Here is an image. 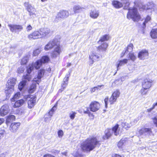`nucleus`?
I'll return each instance as SVG.
<instances>
[{
	"instance_id": "32",
	"label": "nucleus",
	"mask_w": 157,
	"mask_h": 157,
	"mask_svg": "<svg viewBox=\"0 0 157 157\" xmlns=\"http://www.w3.org/2000/svg\"><path fill=\"white\" fill-rule=\"evenodd\" d=\"M121 125L124 128L128 129L132 126V124L130 122L124 121L122 123Z\"/></svg>"
},
{
	"instance_id": "55",
	"label": "nucleus",
	"mask_w": 157,
	"mask_h": 157,
	"mask_svg": "<svg viewBox=\"0 0 157 157\" xmlns=\"http://www.w3.org/2000/svg\"><path fill=\"white\" fill-rule=\"evenodd\" d=\"M108 98H105L104 100V101L105 104V107L106 108H107V104H108Z\"/></svg>"
},
{
	"instance_id": "34",
	"label": "nucleus",
	"mask_w": 157,
	"mask_h": 157,
	"mask_svg": "<svg viewBox=\"0 0 157 157\" xmlns=\"http://www.w3.org/2000/svg\"><path fill=\"white\" fill-rule=\"evenodd\" d=\"M34 67L33 65V63L30 64H29L28 66L27 67V72L28 74H30L32 71L33 70Z\"/></svg>"
},
{
	"instance_id": "61",
	"label": "nucleus",
	"mask_w": 157,
	"mask_h": 157,
	"mask_svg": "<svg viewBox=\"0 0 157 157\" xmlns=\"http://www.w3.org/2000/svg\"><path fill=\"white\" fill-rule=\"evenodd\" d=\"M4 119L3 118H0V125L2 123L4 122Z\"/></svg>"
},
{
	"instance_id": "44",
	"label": "nucleus",
	"mask_w": 157,
	"mask_h": 157,
	"mask_svg": "<svg viewBox=\"0 0 157 157\" xmlns=\"http://www.w3.org/2000/svg\"><path fill=\"white\" fill-rule=\"evenodd\" d=\"M56 105H55L51 109V110L48 112V114L52 117V116L54 112L56 109Z\"/></svg>"
},
{
	"instance_id": "9",
	"label": "nucleus",
	"mask_w": 157,
	"mask_h": 157,
	"mask_svg": "<svg viewBox=\"0 0 157 157\" xmlns=\"http://www.w3.org/2000/svg\"><path fill=\"white\" fill-rule=\"evenodd\" d=\"M120 95L119 91L117 90L114 91L112 95L109 98V102L110 105L113 104L115 102L118 98Z\"/></svg>"
},
{
	"instance_id": "43",
	"label": "nucleus",
	"mask_w": 157,
	"mask_h": 157,
	"mask_svg": "<svg viewBox=\"0 0 157 157\" xmlns=\"http://www.w3.org/2000/svg\"><path fill=\"white\" fill-rule=\"evenodd\" d=\"M151 19V17L149 16H147L144 22L143 23V28H144L146 27V24L148 22L150 21Z\"/></svg>"
},
{
	"instance_id": "1",
	"label": "nucleus",
	"mask_w": 157,
	"mask_h": 157,
	"mask_svg": "<svg viewBox=\"0 0 157 157\" xmlns=\"http://www.w3.org/2000/svg\"><path fill=\"white\" fill-rule=\"evenodd\" d=\"M100 144L99 141L97 140L96 137H90L82 144L81 147L84 151H90Z\"/></svg>"
},
{
	"instance_id": "28",
	"label": "nucleus",
	"mask_w": 157,
	"mask_h": 157,
	"mask_svg": "<svg viewBox=\"0 0 157 157\" xmlns=\"http://www.w3.org/2000/svg\"><path fill=\"white\" fill-rule=\"evenodd\" d=\"M113 133V131L111 129H106L105 131V136H104V138L108 139L112 136Z\"/></svg>"
},
{
	"instance_id": "60",
	"label": "nucleus",
	"mask_w": 157,
	"mask_h": 157,
	"mask_svg": "<svg viewBox=\"0 0 157 157\" xmlns=\"http://www.w3.org/2000/svg\"><path fill=\"white\" fill-rule=\"evenodd\" d=\"M67 83H63V84L62 85V87L63 88V89L64 90V88H66V87L67 86Z\"/></svg>"
},
{
	"instance_id": "52",
	"label": "nucleus",
	"mask_w": 157,
	"mask_h": 157,
	"mask_svg": "<svg viewBox=\"0 0 157 157\" xmlns=\"http://www.w3.org/2000/svg\"><path fill=\"white\" fill-rule=\"evenodd\" d=\"M63 134V132L62 130H59L58 132V136L60 138L62 137Z\"/></svg>"
},
{
	"instance_id": "50",
	"label": "nucleus",
	"mask_w": 157,
	"mask_h": 157,
	"mask_svg": "<svg viewBox=\"0 0 157 157\" xmlns=\"http://www.w3.org/2000/svg\"><path fill=\"white\" fill-rule=\"evenodd\" d=\"M70 75V73H69V74H67L66 75L65 77L63 80V83H67V84L68 83L67 82Z\"/></svg>"
},
{
	"instance_id": "63",
	"label": "nucleus",
	"mask_w": 157,
	"mask_h": 157,
	"mask_svg": "<svg viewBox=\"0 0 157 157\" xmlns=\"http://www.w3.org/2000/svg\"><path fill=\"white\" fill-rule=\"evenodd\" d=\"M4 132L3 131H0V136H2L3 135Z\"/></svg>"
},
{
	"instance_id": "10",
	"label": "nucleus",
	"mask_w": 157,
	"mask_h": 157,
	"mask_svg": "<svg viewBox=\"0 0 157 157\" xmlns=\"http://www.w3.org/2000/svg\"><path fill=\"white\" fill-rule=\"evenodd\" d=\"M156 9V5L152 2H148L147 5L142 6L141 7V6L140 7V10H147L151 9L152 10L154 11Z\"/></svg>"
},
{
	"instance_id": "14",
	"label": "nucleus",
	"mask_w": 157,
	"mask_h": 157,
	"mask_svg": "<svg viewBox=\"0 0 157 157\" xmlns=\"http://www.w3.org/2000/svg\"><path fill=\"white\" fill-rule=\"evenodd\" d=\"M28 37L30 40H35L42 38L39 30V31H35L30 34L29 35Z\"/></svg>"
},
{
	"instance_id": "22",
	"label": "nucleus",
	"mask_w": 157,
	"mask_h": 157,
	"mask_svg": "<svg viewBox=\"0 0 157 157\" xmlns=\"http://www.w3.org/2000/svg\"><path fill=\"white\" fill-rule=\"evenodd\" d=\"M16 79L14 78H10L7 82V86L14 87L16 84Z\"/></svg>"
},
{
	"instance_id": "16",
	"label": "nucleus",
	"mask_w": 157,
	"mask_h": 157,
	"mask_svg": "<svg viewBox=\"0 0 157 157\" xmlns=\"http://www.w3.org/2000/svg\"><path fill=\"white\" fill-rule=\"evenodd\" d=\"M58 42L56 40L50 41L45 47L44 49L46 51L52 48H54L58 44Z\"/></svg>"
},
{
	"instance_id": "38",
	"label": "nucleus",
	"mask_w": 157,
	"mask_h": 157,
	"mask_svg": "<svg viewBox=\"0 0 157 157\" xmlns=\"http://www.w3.org/2000/svg\"><path fill=\"white\" fill-rule=\"evenodd\" d=\"M36 84H33L30 86L29 89V93H33L35 90L36 88Z\"/></svg>"
},
{
	"instance_id": "25",
	"label": "nucleus",
	"mask_w": 157,
	"mask_h": 157,
	"mask_svg": "<svg viewBox=\"0 0 157 157\" xmlns=\"http://www.w3.org/2000/svg\"><path fill=\"white\" fill-rule=\"evenodd\" d=\"M24 101L23 99H21L17 101L14 104L13 107L14 108L19 107L22 105L24 103Z\"/></svg>"
},
{
	"instance_id": "57",
	"label": "nucleus",
	"mask_w": 157,
	"mask_h": 157,
	"mask_svg": "<svg viewBox=\"0 0 157 157\" xmlns=\"http://www.w3.org/2000/svg\"><path fill=\"white\" fill-rule=\"evenodd\" d=\"M97 87H94L93 88H92L91 89L90 91L91 92V93L94 92L97 90Z\"/></svg>"
},
{
	"instance_id": "21",
	"label": "nucleus",
	"mask_w": 157,
	"mask_h": 157,
	"mask_svg": "<svg viewBox=\"0 0 157 157\" xmlns=\"http://www.w3.org/2000/svg\"><path fill=\"white\" fill-rule=\"evenodd\" d=\"M99 58V56L95 53H92L89 56L90 64L92 65L94 62V60H96Z\"/></svg>"
},
{
	"instance_id": "46",
	"label": "nucleus",
	"mask_w": 157,
	"mask_h": 157,
	"mask_svg": "<svg viewBox=\"0 0 157 157\" xmlns=\"http://www.w3.org/2000/svg\"><path fill=\"white\" fill-rule=\"evenodd\" d=\"M76 114V113L74 111H71L69 113V116L70 118L72 120H73Z\"/></svg>"
},
{
	"instance_id": "42",
	"label": "nucleus",
	"mask_w": 157,
	"mask_h": 157,
	"mask_svg": "<svg viewBox=\"0 0 157 157\" xmlns=\"http://www.w3.org/2000/svg\"><path fill=\"white\" fill-rule=\"evenodd\" d=\"M21 93L20 92H17L14 94L13 98L11 99V101H15V100L17 99L19 96L20 95Z\"/></svg>"
},
{
	"instance_id": "4",
	"label": "nucleus",
	"mask_w": 157,
	"mask_h": 157,
	"mask_svg": "<svg viewBox=\"0 0 157 157\" xmlns=\"http://www.w3.org/2000/svg\"><path fill=\"white\" fill-rule=\"evenodd\" d=\"M69 13L67 10H62L58 13L56 16L54 21L58 22L61 21L62 19H64L68 17Z\"/></svg>"
},
{
	"instance_id": "53",
	"label": "nucleus",
	"mask_w": 157,
	"mask_h": 157,
	"mask_svg": "<svg viewBox=\"0 0 157 157\" xmlns=\"http://www.w3.org/2000/svg\"><path fill=\"white\" fill-rule=\"evenodd\" d=\"M156 106H157V103H156L155 104H154L153 105V107L151 108H150V109H148V111L149 112L151 111L153 109L155 108V107Z\"/></svg>"
},
{
	"instance_id": "49",
	"label": "nucleus",
	"mask_w": 157,
	"mask_h": 157,
	"mask_svg": "<svg viewBox=\"0 0 157 157\" xmlns=\"http://www.w3.org/2000/svg\"><path fill=\"white\" fill-rule=\"evenodd\" d=\"M147 89H144L142 87V88L140 90V92L142 95H146L147 92L148 91L146 90Z\"/></svg>"
},
{
	"instance_id": "39",
	"label": "nucleus",
	"mask_w": 157,
	"mask_h": 157,
	"mask_svg": "<svg viewBox=\"0 0 157 157\" xmlns=\"http://www.w3.org/2000/svg\"><path fill=\"white\" fill-rule=\"evenodd\" d=\"M15 118L14 116L11 115L8 116L6 119V122L7 124L10 122L14 120Z\"/></svg>"
},
{
	"instance_id": "3",
	"label": "nucleus",
	"mask_w": 157,
	"mask_h": 157,
	"mask_svg": "<svg viewBox=\"0 0 157 157\" xmlns=\"http://www.w3.org/2000/svg\"><path fill=\"white\" fill-rule=\"evenodd\" d=\"M139 136L142 138L149 136L152 133L151 128H143L139 131Z\"/></svg>"
},
{
	"instance_id": "20",
	"label": "nucleus",
	"mask_w": 157,
	"mask_h": 157,
	"mask_svg": "<svg viewBox=\"0 0 157 157\" xmlns=\"http://www.w3.org/2000/svg\"><path fill=\"white\" fill-rule=\"evenodd\" d=\"M41 37H45L50 32V30L48 28H43L39 29Z\"/></svg>"
},
{
	"instance_id": "36",
	"label": "nucleus",
	"mask_w": 157,
	"mask_h": 157,
	"mask_svg": "<svg viewBox=\"0 0 157 157\" xmlns=\"http://www.w3.org/2000/svg\"><path fill=\"white\" fill-rule=\"evenodd\" d=\"M126 140L125 139H121L117 144V146L120 148H122L124 144L125 143Z\"/></svg>"
},
{
	"instance_id": "47",
	"label": "nucleus",
	"mask_w": 157,
	"mask_h": 157,
	"mask_svg": "<svg viewBox=\"0 0 157 157\" xmlns=\"http://www.w3.org/2000/svg\"><path fill=\"white\" fill-rule=\"evenodd\" d=\"M41 50L40 48H38L33 52V56H37L40 52Z\"/></svg>"
},
{
	"instance_id": "30",
	"label": "nucleus",
	"mask_w": 157,
	"mask_h": 157,
	"mask_svg": "<svg viewBox=\"0 0 157 157\" xmlns=\"http://www.w3.org/2000/svg\"><path fill=\"white\" fill-rule=\"evenodd\" d=\"M83 8L79 5H75L73 7V10L74 13H77L80 12L82 11Z\"/></svg>"
},
{
	"instance_id": "62",
	"label": "nucleus",
	"mask_w": 157,
	"mask_h": 157,
	"mask_svg": "<svg viewBox=\"0 0 157 157\" xmlns=\"http://www.w3.org/2000/svg\"><path fill=\"white\" fill-rule=\"evenodd\" d=\"M83 112L85 114H89L90 113L89 110L88 109H87L86 111H84Z\"/></svg>"
},
{
	"instance_id": "13",
	"label": "nucleus",
	"mask_w": 157,
	"mask_h": 157,
	"mask_svg": "<svg viewBox=\"0 0 157 157\" xmlns=\"http://www.w3.org/2000/svg\"><path fill=\"white\" fill-rule=\"evenodd\" d=\"M100 108V105L99 103L96 101L91 102L90 105V110L94 112L98 111Z\"/></svg>"
},
{
	"instance_id": "2",
	"label": "nucleus",
	"mask_w": 157,
	"mask_h": 157,
	"mask_svg": "<svg viewBox=\"0 0 157 157\" xmlns=\"http://www.w3.org/2000/svg\"><path fill=\"white\" fill-rule=\"evenodd\" d=\"M122 4H125L124 9H128V12L127 14V18L128 19H132L134 21H137L140 19V16L137 11L136 8L133 7L128 8L129 3L128 0H121Z\"/></svg>"
},
{
	"instance_id": "8",
	"label": "nucleus",
	"mask_w": 157,
	"mask_h": 157,
	"mask_svg": "<svg viewBox=\"0 0 157 157\" xmlns=\"http://www.w3.org/2000/svg\"><path fill=\"white\" fill-rule=\"evenodd\" d=\"M25 6L26 7V9L29 12V14L31 17H36V14L35 13L36 12L35 9L31 5L29 4L28 3H25Z\"/></svg>"
},
{
	"instance_id": "7",
	"label": "nucleus",
	"mask_w": 157,
	"mask_h": 157,
	"mask_svg": "<svg viewBox=\"0 0 157 157\" xmlns=\"http://www.w3.org/2000/svg\"><path fill=\"white\" fill-rule=\"evenodd\" d=\"M25 98L28 101V106L29 108L31 109L35 105L36 98L35 96L31 95L25 96Z\"/></svg>"
},
{
	"instance_id": "6",
	"label": "nucleus",
	"mask_w": 157,
	"mask_h": 157,
	"mask_svg": "<svg viewBox=\"0 0 157 157\" xmlns=\"http://www.w3.org/2000/svg\"><path fill=\"white\" fill-rule=\"evenodd\" d=\"M31 79V76L29 74L24 75L23 76V80L19 84L18 88L20 90H21L25 86L27 81H30Z\"/></svg>"
},
{
	"instance_id": "37",
	"label": "nucleus",
	"mask_w": 157,
	"mask_h": 157,
	"mask_svg": "<svg viewBox=\"0 0 157 157\" xmlns=\"http://www.w3.org/2000/svg\"><path fill=\"white\" fill-rule=\"evenodd\" d=\"M54 48V50L55 51V52H57V53H59V54H60V53L61 52V50L59 47V42L56 44V46Z\"/></svg>"
},
{
	"instance_id": "18",
	"label": "nucleus",
	"mask_w": 157,
	"mask_h": 157,
	"mask_svg": "<svg viewBox=\"0 0 157 157\" xmlns=\"http://www.w3.org/2000/svg\"><path fill=\"white\" fill-rule=\"evenodd\" d=\"M151 80L150 79H146L142 83L143 88L145 89H148L151 86Z\"/></svg>"
},
{
	"instance_id": "29",
	"label": "nucleus",
	"mask_w": 157,
	"mask_h": 157,
	"mask_svg": "<svg viewBox=\"0 0 157 157\" xmlns=\"http://www.w3.org/2000/svg\"><path fill=\"white\" fill-rule=\"evenodd\" d=\"M113 5L116 8H119L121 7L123 5L122 3L117 1H113L112 2Z\"/></svg>"
},
{
	"instance_id": "33",
	"label": "nucleus",
	"mask_w": 157,
	"mask_h": 157,
	"mask_svg": "<svg viewBox=\"0 0 157 157\" xmlns=\"http://www.w3.org/2000/svg\"><path fill=\"white\" fill-rule=\"evenodd\" d=\"M108 44L106 43H104L98 47V49L99 50H105L108 47Z\"/></svg>"
},
{
	"instance_id": "12",
	"label": "nucleus",
	"mask_w": 157,
	"mask_h": 157,
	"mask_svg": "<svg viewBox=\"0 0 157 157\" xmlns=\"http://www.w3.org/2000/svg\"><path fill=\"white\" fill-rule=\"evenodd\" d=\"M148 51L144 49L139 52L138 57L140 59L144 60L148 58Z\"/></svg>"
},
{
	"instance_id": "41",
	"label": "nucleus",
	"mask_w": 157,
	"mask_h": 157,
	"mask_svg": "<svg viewBox=\"0 0 157 157\" xmlns=\"http://www.w3.org/2000/svg\"><path fill=\"white\" fill-rule=\"evenodd\" d=\"M133 45L132 44H130L127 47L126 49L125 50V52H131L133 49Z\"/></svg>"
},
{
	"instance_id": "48",
	"label": "nucleus",
	"mask_w": 157,
	"mask_h": 157,
	"mask_svg": "<svg viewBox=\"0 0 157 157\" xmlns=\"http://www.w3.org/2000/svg\"><path fill=\"white\" fill-rule=\"evenodd\" d=\"M129 57L130 59L132 61H134L136 59V57L132 53H129Z\"/></svg>"
},
{
	"instance_id": "15",
	"label": "nucleus",
	"mask_w": 157,
	"mask_h": 157,
	"mask_svg": "<svg viewBox=\"0 0 157 157\" xmlns=\"http://www.w3.org/2000/svg\"><path fill=\"white\" fill-rule=\"evenodd\" d=\"M8 26L10 27L11 31L16 32V30L20 31L23 29V27L21 25L9 24Z\"/></svg>"
},
{
	"instance_id": "58",
	"label": "nucleus",
	"mask_w": 157,
	"mask_h": 157,
	"mask_svg": "<svg viewBox=\"0 0 157 157\" xmlns=\"http://www.w3.org/2000/svg\"><path fill=\"white\" fill-rule=\"evenodd\" d=\"M104 85H98L97 86H95V87H97V90H100L101 89L100 88L101 87H102L103 88L104 87Z\"/></svg>"
},
{
	"instance_id": "59",
	"label": "nucleus",
	"mask_w": 157,
	"mask_h": 157,
	"mask_svg": "<svg viewBox=\"0 0 157 157\" xmlns=\"http://www.w3.org/2000/svg\"><path fill=\"white\" fill-rule=\"evenodd\" d=\"M44 157H55L54 156L49 154H47L44 155Z\"/></svg>"
},
{
	"instance_id": "54",
	"label": "nucleus",
	"mask_w": 157,
	"mask_h": 157,
	"mask_svg": "<svg viewBox=\"0 0 157 157\" xmlns=\"http://www.w3.org/2000/svg\"><path fill=\"white\" fill-rule=\"evenodd\" d=\"M26 29L27 31L29 32L32 29V28L31 25H29L27 26Z\"/></svg>"
},
{
	"instance_id": "5",
	"label": "nucleus",
	"mask_w": 157,
	"mask_h": 157,
	"mask_svg": "<svg viewBox=\"0 0 157 157\" xmlns=\"http://www.w3.org/2000/svg\"><path fill=\"white\" fill-rule=\"evenodd\" d=\"M49 60V58L47 56H43L41 59L37 61L35 63H33L34 67L37 69L40 68L43 63L47 62Z\"/></svg>"
},
{
	"instance_id": "31",
	"label": "nucleus",
	"mask_w": 157,
	"mask_h": 157,
	"mask_svg": "<svg viewBox=\"0 0 157 157\" xmlns=\"http://www.w3.org/2000/svg\"><path fill=\"white\" fill-rule=\"evenodd\" d=\"M150 36L153 39L157 38V29H152L150 32Z\"/></svg>"
},
{
	"instance_id": "17",
	"label": "nucleus",
	"mask_w": 157,
	"mask_h": 157,
	"mask_svg": "<svg viewBox=\"0 0 157 157\" xmlns=\"http://www.w3.org/2000/svg\"><path fill=\"white\" fill-rule=\"evenodd\" d=\"M99 11L96 9L91 10L89 14L90 17L94 19L97 18L99 16Z\"/></svg>"
},
{
	"instance_id": "64",
	"label": "nucleus",
	"mask_w": 157,
	"mask_h": 157,
	"mask_svg": "<svg viewBox=\"0 0 157 157\" xmlns=\"http://www.w3.org/2000/svg\"><path fill=\"white\" fill-rule=\"evenodd\" d=\"M113 157H121V156L119 155H118L117 154H115L114 155Z\"/></svg>"
},
{
	"instance_id": "51",
	"label": "nucleus",
	"mask_w": 157,
	"mask_h": 157,
	"mask_svg": "<svg viewBox=\"0 0 157 157\" xmlns=\"http://www.w3.org/2000/svg\"><path fill=\"white\" fill-rule=\"evenodd\" d=\"M24 68L23 67L21 66L18 68L17 71L19 73H22L24 72Z\"/></svg>"
},
{
	"instance_id": "35",
	"label": "nucleus",
	"mask_w": 157,
	"mask_h": 157,
	"mask_svg": "<svg viewBox=\"0 0 157 157\" xmlns=\"http://www.w3.org/2000/svg\"><path fill=\"white\" fill-rule=\"evenodd\" d=\"M109 38V36L108 35H105L102 36L99 41L98 42H102L108 40Z\"/></svg>"
},
{
	"instance_id": "27",
	"label": "nucleus",
	"mask_w": 157,
	"mask_h": 157,
	"mask_svg": "<svg viewBox=\"0 0 157 157\" xmlns=\"http://www.w3.org/2000/svg\"><path fill=\"white\" fill-rule=\"evenodd\" d=\"M14 87L7 86L5 89V93L6 94L7 96H9V95L13 91Z\"/></svg>"
},
{
	"instance_id": "23",
	"label": "nucleus",
	"mask_w": 157,
	"mask_h": 157,
	"mask_svg": "<svg viewBox=\"0 0 157 157\" xmlns=\"http://www.w3.org/2000/svg\"><path fill=\"white\" fill-rule=\"evenodd\" d=\"M44 72V70H40L38 72V75L37 76V80L36 78L34 79L33 81L36 82H39L41 78L43 77Z\"/></svg>"
},
{
	"instance_id": "56",
	"label": "nucleus",
	"mask_w": 157,
	"mask_h": 157,
	"mask_svg": "<svg viewBox=\"0 0 157 157\" xmlns=\"http://www.w3.org/2000/svg\"><path fill=\"white\" fill-rule=\"evenodd\" d=\"M152 119L153 120L155 124L157 126V118L156 117H155L154 118H152Z\"/></svg>"
},
{
	"instance_id": "19",
	"label": "nucleus",
	"mask_w": 157,
	"mask_h": 157,
	"mask_svg": "<svg viewBox=\"0 0 157 157\" xmlns=\"http://www.w3.org/2000/svg\"><path fill=\"white\" fill-rule=\"evenodd\" d=\"M20 124V123L19 122H17L16 123H12L10 128V130L12 132H16L18 130Z\"/></svg>"
},
{
	"instance_id": "26",
	"label": "nucleus",
	"mask_w": 157,
	"mask_h": 157,
	"mask_svg": "<svg viewBox=\"0 0 157 157\" xmlns=\"http://www.w3.org/2000/svg\"><path fill=\"white\" fill-rule=\"evenodd\" d=\"M128 59H127L120 60L119 63H117V70L118 71L119 69V67L122 66L126 64L128 62Z\"/></svg>"
},
{
	"instance_id": "40",
	"label": "nucleus",
	"mask_w": 157,
	"mask_h": 157,
	"mask_svg": "<svg viewBox=\"0 0 157 157\" xmlns=\"http://www.w3.org/2000/svg\"><path fill=\"white\" fill-rule=\"evenodd\" d=\"M29 57L26 56L23 57L21 60V63L22 65L25 64L28 62L29 59Z\"/></svg>"
},
{
	"instance_id": "24",
	"label": "nucleus",
	"mask_w": 157,
	"mask_h": 157,
	"mask_svg": "<svg viewBox=\"0 0 157 157\" xmlns=\"http://www.w3.org/2000/svg\"><path fill=\"white\" fill-rule=\"evenodd\" d=\"M119 125L118 124H116L114 126L111 130L113 131V133L115 136H117L119 134L120 129L119 128Z\"/></svg>"
},
{
	"instance_id": "11",
	"label": "nucleus",
	"mask_w": 157,
	"mask_h": 157,
	"mask_svg": "<svg viewBox=\"0 0 157 157\" xmlns=\"http://www.w3.org/2000/svg\"><path fill=\"white\" fill-rule=\"evenodd\" d=\"M8 105L5 104L1 107L0 109V115L4 116L7 115L10 111Z\"/></svg>"
},
{
	"instance_id": "45",
	"label": "nucleus",
	"mask_w": 157,
	"mask_h": 157,
	"mask_svg": "<svg viewBox=\"0 0 157 157\" xmlns=\"http://www.w3.org/2000/svg\"><path fill=\"white\" fill-rule=\"evenodd\" d=\"M59 53L56 52L54 50L52 52L51 54V57L53 58H56L57 57L59 56Z\"/></svg>"
}]
</instances>
